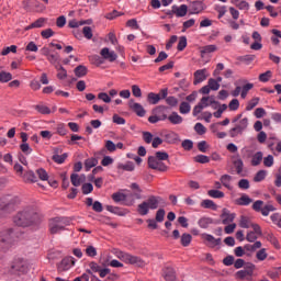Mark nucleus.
Here are the masks:
<instances>
[{"label": "nucleus", "mask_w": 281, "mask_h": 281, "mask_svg": "<svg viewBox=\"0 0 281 281\" xmlns=\"http://www.w3.org/2000/svg\"><path fill=\"white\" fill-rule=\"evenodd\" d=\"M256 266L254 263H250L247 269L237 271L236 276L239 278V280H244V278H251L254 276V269Z\"/></svg>", "instance_id": "20"}, {"label": "nucleus", "mask_w": 281, "mask_h": 281, "mask_svg": "<svg viewBox=\"0 0 281 281\" xmlns=\"http://www.w3.org/2000/svg\"><path fill=\"white\" fill-rule=\"evenodd\" d=\"M117 170H124L125 172H133L135 170V164L133 161H127L125 164H119Z\"/></svg>", "instance_id": "30"}, {"label": "nucleus", "mask_w": 281, "mask_h": 281, "mask_svg": "<svg viewBox=\"0 0 281 281\" xmlns=\"http://www.w3.org/2000/svg\"><path fill=\"white\" fill-rule=\"evenodd\" d=\"M167 120L173 125L183 124V116L179 115L177 112H171V114L167 116Z\"/></svg>", "instance_id": "22"}, {"label": "nucleus", "mask_w": 281, "mask_h": 281, "mask_svg": "<svg viewBox=\"0 0 281 281\" xmlns=\"http://www.w3.org/2000/svg\"><path fill=\"white\" fill-rule=\"evenodd\" d=\"M207 8L203 1H193L189 5L190 14H201Z\"/></svg>", "instance_id": "12"}, {"label": "nucleus", "mask_w": 281, "mask_h": 281, "mask_svg": "<svg viewBox=\"0 0 281 281\" xmlns=\"http://www.w3.org/2000/svg\"><path fill=\"white\" fill-rule=\"evenodd\" d=\"M233 166L235 167L236 172L237 175H239V177H245V173H243L245 162H243V158H240L239 155L233 156Z\"/></svg>", "instance_id": "17"}, {"label": "nucleus", "mask_w": 281, "mask_h": 281, "mask_svg": "<svg viewBox=\"0 0 281 281\" xmlns=\"http://www.w3.org/2000/svg\"><path fill=\"white\" fill-rule=\"evenodd\" d=\"M162 137L166 144H179V142H181V138L179 137V135L172 131L166 132L165 134H162Z\"/></svg>", "instance_id": "18"}, {"label": "nucleus", "mask_w": 281, "mask_h": 281, "mask_svg": "<svg viewBox=\"0 0 281 281\" xmlns=\"http://www.w3.org/2000/svg\"><path fill=\"white\" fill-rule=\"evenodd\" d=\"M190 243H192V235L188 233H183L181 235V245L182 247H190Z\"/></svg>", "instance_id": "43"}, {"label": "nucleus", "mask_w": 281, "mask_h": 281, "mask_svg": "<svg viewBox=\"0 0 281 281\" xmlns=\"http://www.w3.org/2000/svg\"><path fill=\"white\" fill-rule=\"evenodd\" d=\"M131 190L134 191V194L133 196L137 200L142 199V188L139 187V184L137 182H133L131 186H130Z\"/></svg>", "instance_id": "34"}, {"label": "nucleus", "mask_w": 281, "mask_h": 281, "mask_svg": "<svg viewBox=\"0 0 281 281\" xmlns=\"http://www.w3.org/2000/svg\"><path fill=\"white\" fill-rule=\"evenodd\" d=\"M70 181L75 188H80L82 186V182L85 181V176H79L78 173H71Z\"/></svg>", "instance_id": "27"}, {"label": "nucleus", "mask_w": 281, "mask_h": 281, "mask_svg": "<svg viewBox=\"0 0 281 281\" xmlns=\"http://www.w3.org/2000/svg\"><path fill=\"white\" fill-rule=\"evenodd\" d=\"M86 255L89 258H95L98 256V249L94 246H88L86 247Z\"/></svg>", "instance_id": "56"}, {"label": "nucleus", "mask_w": 281, "mask_h": 281, "mask_svg": "<svg viewBox=\"0 0 281 281\" xmlns=\"http://www.w3.org/2000/svg\"><path fill=\"white\" fill-rule=\"evenodd\" d=\"M235 125H237V127H239L241 131H247V126H249V119L244 117L241 120H239L238 122L235 123Z\"/></svg>", "instance_id": "53"}, {"label": "nucleus", "mask_w": 281, "mask_h": 281, "mask_svg": "<svg viewBox=\"0 0 281 281\" xmlns=\"http://www.w3.org/2000/svg\"><path fill=\"white\" fill-rule=\"evenodd\" d=\"M58 80H65L67 78V69L63 66H56Z\"/></svg>", "instance_id": "51"}, {"label": "nucleus", "mask_w": 281, "mask_h": 281, "mask_svg": "<svg viewBox=\"0 0 281 281\" xmlns=\"http://www.w3.org/2000/svg\"><path fill=\"white\" fill-rule=\"evenodd\" d=\"M254 223H251V220L245 215L240 216L239 220V227H241L243 229H249V227H251Z\"/></svg>", "instance_id": "35"}, {"label": "nucleus", "mask_w": 281, "mask_h": 281, "mask_svg": "<svg viewBox=\"0 0 281 281\" xmlns=\"http://www.w3.org/2000/svg\"><path fill=\"white\" fill-rule=\"evenodd\" d=\"M202 240H205L207 247H211L214 249V247H218L221 245V238H215L213 235H210L207 233H203L201 235Z\"/></svg>", "instance_id": "10"}, {"label": "nucleus", "mask_w": 281, "mask_h": 281, "mask_svg": "<svg viewBox=\"0 0 281 281\" xmlns=\"http://www.w3.org/2000/svg\"><path fill=\"white\" fill-rule=\"evenodd\" d=\"M74 265H76V262L74 261V257H66L60 262V267L64 269V271L71 269Z\"/></svg>", "instance_id": "26"}, {"label": "nucleus", "mask_w": 281, "mask_h": 281, "mask_svg": "<svg viewBox=\"0 0 281 281\" xmlns=\"http://www.w3.org/2000/svg\"><path fill=\"white\" fill-rule=\"evenodd\" d=\"M245 133L241 128L238 127V125H235L228 131L229 137H238L239 135H243Z\"/></svg>", "instance_id": "47"}, {"label": "nucleus", "mask_w": 281, "mask_h": 281, "mask_svg": "<svg viewBox=\"0 0 281 281\" xmlns=\"http://www.w3.org/2000/svg\"><path fill=\"white\" fill-rule=\"evenodd\" d=\"M232 179H233L232 176L225 173L221 176L220 181L222 186L226 188V190H233L234 187H232Z\"/></svg>", "instance_id": "23"}, {"label": "nucleus", "mask_w": 281, "mask_h": 281, "mask_svg": "<svg viewBox=\"0 0 281 281\" xmlns=\"http://www.w3.org/2000/svg\"><path fill=\"white\" fill-rule=\"evenodd\" d=\"M21 203V200L18 196L12 198L8 203L1 205L0 214H5V212H14Z\"/></svg>", "instance_id": "9"}, {"label": "nucleus", "mask_w": 281, "mask_h": 281, "mask_svg": "<svg viewBox=\"0 0 281 281\" xmlns=\"http://www.w3.org/2000/svg\"><path fill=\"white\" fill-rule=\"evenodd\" d=\"M128 106L138 117H144L146 115V110L140 103L135 102V100H130Z\"/></svg>", "instance_id": "14"}, {"label": "nucleus", "mask_w": 281, "mask_h": 281, "mask_svg": "<svg viewBox=\"0 0 281 281\" xmlns=\"http://www.w3.org/2000/svg\"><path fill=\"white\" fill-rule=\"evenodd\" d=\"M262 151H257L254 154L250 161L251 166H260V164H262Z\"/></svg>", "instance_id": "37"}, {"label": "nucleus", "mask_w": 281, "mask_h": 281, "mask_svg": "<svg viewBox=\"0 0 281 281\" xmlns=\"http://www.w3.org/2000/svg\"><path fill=\"white\" fill-rule=\"evenodd\" d=\"M251 89H254V83H246L241 87V93H240L241 100H245V98H247V93H249Z\"/></svg>", "instance_id": "44"}, {"label": "nucleus", "mask_w": 281, "mask_h": 281, "mask_svg": "<svg viewBox=\"0 0 281 281\" xmlns=\"http://www.w3.org/2000/svg\"><path fill=\"white\" fill-rule=\"evenodd\" d=\"M165 100H166V104H168V106H171V109H175V106L179 104V99L172 95L167 97Z\"/></svg>", "instance_id": "55"}, {"label": "nucleus", "mask_w": 281, "mask_h": 281, "mask_svg": "<svg viewBox=\"0 0 281 281\" xmlns=\"http://www.w3.org/2000/svg\"><path fill=\"white\" fill-rule=\"evenodd\" d=\"M89 268L90 269L87 270V273L89 276H93V273H99L100 269H102V267H100L99 263L95 262V261H90L89 262Z\"/></svg>", "instance_id": "36"}, {"label": "nucleus", "mask_w": 281, "mask_h": 281, "mask_svg": "<svg viewBox=\"0 0 281 281\" xmlns=\"http://www.w3.org/2000/svg\"><path fill=\"white\" fill-rule=\"evenodd\" d=\"M207 195L211 196V199H224L225 193L223 191L212 189L207 191Z\"/></svg>", "instance_id": "38"}, {"label": "nucleus", "mask_w": 281, "mask_h": 281, "mask_svg": "<svg viewBox=\"0 0 281 281\" xmlns=\"http://www.w3.org/2000/svg\"><path fill=\"white\" fill-rule=\"evenodd\" d=\"M160 101H161V94H158L155 92H149L147 94L148 104H159Z\"/></svg>", "instance_id": "29"}, {"label": "nucleus", "mask_w": 281, "mask_h": 281, "mask_svg": "<svg viewBox=\"0 0 281 281\" xmlns=\"http://www.w3.org/2000/svg\"><path fill=\"white\" fill-rule=\"evenodd\" d=\"M212 223H214V220L212 217H201L198 221V225L199 227H201V229H207V227H210V225H212Z\"/></svg>", "instance_id": "25"}, {"label": "nucleus", "mask_w": 281, "mask_h": 281, "mask_svg": "<svg viewBox=\"0 0 281 281\" xmlns=\"http://www.w3.org/2000/svg\"><path fill=\"white\" fill-rule=\"evenodd\" d=\"M22 177L27 183H36L37 181L36 173L32 170L26 171Z\"/></svg>", "instance_id": "31"}, {"label": "nucleus", "mask_w": 281, "mask_h": 281, "mask_svg": "<svg viewBox=\"0 0 281 281\" xmlns=\"http://www.w3.org/2000/svg\"><path fill=\"white\" fill-rule=\"evenodd\" d=\"M172 14H176L178 19H181L188 14V7L186 4H181L178 7L177 4L171 7Z\"/></svg>", "instance_id": "19"}, {"label": "nucleus", "mask_w": 281, "mask_h": 281, "mask_svg": "<svg viewBox=\"0 0 281 281\" xmlns=\"http://www.w3.org/2000/svg\"><path fill=\"white\" fill-rule=\"evenodd\" d=\"M162 278L166 281H177V271L172 266H166L162 269Z\"/></svg>", "instance_id": "11"}, {"label": "nucleus", "mask_w": 281, "mask_h": 281, "mask_svg": "<svg viewBox=\"0 0 281 281\" xmlns=\"http://www.w3.org/2000/svg\"><path fill=\"white\" fill-rule=\"evenodd\" d=\"M186 47H188V37L181 36L179 38L177 49H178V52H183V49H186Z\"/></svg>", "instance_id": "52"}, {"label": "nucleus", "mask_w": 281, "mask_h": 281, "mask_svg": "<svg viewBox=\"0 0 281 281\" xmlns=\"http://www.w3.org/2000/svg\"><path fill=\"white\" fill-rule=\"evenodd\" d=\"M260 247H262V243L261 241H255L254 244L245 245L244 249H246V251H256L257 249H260Z\"/></svg>", "instance_id": "45"}, {"label": "nucleus", "mask_w": 281, "mask_h": 281, "mask_svg": "<svg viewBox=\"0 0 281 281\" xmlns=\"http://www.w3.org/2000/svg\"><path fill=\"white\" fill-rule=\"evenodd\" d=\"M12 246V231L0 232V249H8Z\"/></svg>", "instance_id": "8"}, {"label": "nucleus", "mask_w": 281, "mask_h": 281, "mask_svg": "<svg viewBox=\"0 0 281 281\" xmlns=\"http://www.w3.org/2000/svg\"><path fill=\"white\" fill-rule=\"evenodd\" d=\"M259 102H260V98H252L250 101H248L246 105V111H254V109L258 106Z\"/></svg>", "instance_id": "50"}, {"label": "nucleus", "mask_w": 281, "mask_h": 281, "mask_svg": "<svg viewBox=\"0 0 281 281\" xmlns=\"http://www.w3.org/2000/svg\"><path fill=\"white\" fill-rule=\"evenodd\" d=\"M201 207H203L204 210H213V212H216V210H218V205L210 199L203 200L201 202Z\"/></svg>", "instance_id": "24"}, {"label": "nucleus", "mask_w": 281, "mask_h": 281, "mask_svg": "<svg viewBox=\"0 0 281 281\" xmlns=\"http://www.w3.org/2000/svg\"><path fill=\"white\" fill-rule=\"evenodd\" d=\"M12 74L8 71H0V82H10Z\"/></svg>", "instance_id": "59"}, {"label": "nucleus", "mask_w": 281, "mask_h": 281, "mask_svg": "<svg viewBox=\"0 0 281 281\" xmlns=\"http://www.w3.org/2000/svg\"><path fill=\"white\" fill-rule=\"evenodd\" d=\"M273 164H274L273 155H268L267 157L263 158V166L266 168L273 167Z\"/></svg>", "instance_id": "60"}, {"label": "nucleus", "mask_w": 281, "mask_h": 281, "mask_svg": "<svg viewBox=\"0 0 281 281\" xmlns=\"http://www.w3.org/2000/svg\"><path fill=\"white\" fill-rule=\"evenodd\" d=\"M274 186L276 188H281V166L279 167L278 172L276 173Z\"/></svg>", "instance_id": "64"}, {"label": "nucleus", "mask_w": 281, "mask_h": 281, "mask_svg": "<svg viewBox=\"0 0 281 281\" xmlns=\"http://www.w3.org/2000/svg\"><path fill=\"white\" fill-rule=\"evenodd\" d=\"M67 157H69V155L67 153H64L63 155H58V154H54L52 159L53 161H55V164H65V161L67 160Z\"/></svg>", "instance_id": "39"}, {"label": "nucleus", "mask_w": 281, "mask_h": 281, "mask_svg": "<svg viewBox=\"0 0 281 281\" xmlns=\"http://www.w3.org/2000/svg\"><path fill=\"white\" fill-rule=\"evenodd\" d=\"M179 111H180L181 115H188V113H190V111H192V106L190 105V103L183 101L180 103Z\"/></svg>", "instance_id": "42"}, {"label": "nucleus", "mask_w": 281, "mask_h": 281, "mask_svg": "<svg viewBox=\"0 0 281 281\" xmlns=\"http://www.w3.org/2000/svg\"><path fill=\"white\" fill-rule=\"evenodd\" d=\"M98 166V160L94 157L88 158L85 160V170L89 172L91 168H95Z\"/></svg>", "instance_id": "32"}, {"label": "nucleus", "mask_w": 281, "mask_h": 281, "mask_svg": "<svg viewBox=\"0 0 281 281\" xmlns=\"http://www.w3.org/2000/svg\"><path fill=\"white\" fill-rule=\"evenodd\" d=\"M74 71L77 78H85V76H87V74L89 72V69L85 65H79L75 68Z\"/></svg>", "instance_id": "28"}, {"label": "nucleus", "mask_w": 281, "mask_h": 281, "mask_svg": "<svg viewBox=\"0 0 281 281\" xmlns=\"http://www.w3.org/2000/svg\"><path fill=\"white\" fill-rule=\"evenodd\" d=\"M207 69H199L193 74L194 80L193 85H201V82H205L207 80Z\"/></svg>", "instance_id": "16"}, {"label": "nucleus", "mask_w": 281, "mask_h": 281, "mask_svg": "<svg viewBox=\"0 0 281 281\" xmlns=\"http://www.w3.org/2000/svg\"><path fill=\"white\" fill-rule=\"evenodd\" d=\"M35 110L37 112H40L42 115H49V113H52V110L47 105H44V104L35 105Z\"/></svg>", "instance_id": "49"}, {"label": "nucleus", "mask_w": 281, "mask_h": 281, "mask_svg": "<svg viewBox=\"0 0 281 281\" xmlns=\"http://www.w3.org/2000/svg\"><path fill=\"white\" fill-rule=\"evenodd\" d=\"M100 55L103 60H109V63H115V60H117V54H115L114 50L109 49V47L102 48Z\"/></svg>", "instance_id": "13"}, {"label": "nucleus", "mask_w": 281, "mask_h": 281, "mask_svg": "<svg viewBox=\"0 0 281 281\" xmlns=\"http://www.w3.org/2000/svg\"><path fill=\"white\" fill-rule=\"evenodd\" d=\"M168 106L166 105H158L156 109L153 110L155 115L148 117L149 124H157V122H166L168 120V114L164 113Z\"/></svg>", "instance_id": "5"}, {"label": "nucleus", "mask_w": 281, "mask_h": 281, "mask_svg": "<svg viewBox=\"0 0 281 281\" xmlns=\"http://www.w3.org/2000/svg\"><path fill=\"white\" fill-rule=\"evenodd\" d=\"M235 218H236V213H232L227 209L222 210L221 220L223 225H229L234 223Z\"/></svg>", "instance_id": "15"}, {"label": "nucleus", "mask_w": 281, "mask_h": 281, "mask_svg": "<svg viewBox=\"0 0 281 281\" xmlns=\"http://www.w3.org/2000/svg\"><path fill=\"white\" fill-rule=\"evenodd\" d=\"M217 49H218V47L216 45L211 44V45H206V46L202 47L200 50V54L203 58V56L205 54H214V52H216Z\"/></svg>", "instance_id": "33"}, {"label": "nucleus", "mask_w": 281, "mask_h": 281, "mask_svg": "<svg viewBox=\"0 0 281 281\" xmlns=\"http://www.w3.org/2000/svg\"><path fill=\"white\" fill-rule=\"evenodd\" d=\"M271 76H273V72H271V70L262 72L259 75V81L260 82H269V80H271Z\"/></svg>", "instance_id": "54"}, {"label": "nucleus", "mask_w": 281, "mask_h": 281, "mask_svg": "<svg viewBox=\"0 0 281 281\" xmlns=\"http://www.w3.org/2000/svg\"><path fill=\"white\" fill-rule=\"evenodd\" d=\"M211 100H213L212 95L211 97H203L198 104L200 106H202V109H207V106H210Z\"/></svg>", "instance_id": "61"}, {"label": "nucleus", "mask_w": 281, "mask_h": 281, "mask_svg": "<svg viewBox=\"0 0 281 281\" xmlns=\"http://www.w3.org/2000/svg\"><path fill=\"white\" fill-rule=\"evenodd\" d=\"M112 199L115 203H120L126 199V194L116 192L112 194Z\"/></svg>", "instance_id": "62"}, {"label": "nucleus", "mask_w": 281, "mask_h": 281, "mask_svg": "<svg viewBox=\"0 0 281 281\" xmlns=\"http://www.w3.org/2000/svg\"><path fill=\"white\" fill-rule=\"evenodd\" d=\"M148 166L151 170H159V172H166L168 170V166L156 156L148 157Z\"/></svg>", "instance_id": "7"}, {"label": "nucleus", "mask_w": 281, "mask_h": 281, "mask_svg": "<svg viewBox=\"0 0 281 281\" xmlns=\"http://www.w3.org/2000/svg\"><path fill=\"white\" fill-rule=\"evenodd\" d=\"M38 215L32 209H24L13 217V223L18 227H30V225L36 223Z\"/></svg>", "instance_id": "1"}, {"label": "nucleus", "mask_w": 281, "mask_h": 281, "mask_svg": "<svg viewBox=\"0 0 281 281\" xmlns=\"http://www.w3.org/2000/svg\"><path fill=\"white\" fill-rule=\"evenodd\" d=\"M245 133L241 128L238 127V125H235L228 131L229 137H238L239 135H243Z\"/></svg>", "instance_id": "46"}, {"label": "nucleus", "mask_w": 281, "mask_h": 281, "mask_svg": "<svg viewBox=\"0 0 281 281\" xmlns=\"http://www.w3.org/2000/svg\"><path fill=\"white\" fill-rule=\"evenodd\" d=\"M162 201L161 196L150 195L147 201L142 202L137 206V212L140 216H146L150 210H157L159 203Z\"/></svg>", "instance_id": "2"}, {"label": "nucleus", "mask_w": 281, "mask_h": 281, "mask_svg": "<svg viewBox=\"0 0 281 281\" xmlns=\"http://www.w3.org/2000/svg\"><path fill=\"white\" fill-rule=\"evenodd\" d=\"M116 258H119V260H122V262H125V265H134L135 267L146 266V262H144V260L140 257L131 255L125 251H119L116 254Z\"/></svg>", "instance_id": "4"}, {"label": "nucleus", "mask_w": 281, "mask_h": 281, "mask_svg": "<svg viewBox=\"0 0 281 281\" xmlns=\"http://www.w3.org/2000/svg\"><path fill=\"white\" fill-rule=\"evenodd\" d=\"M271 212H276V206H273L272 204H266L265 206H262V209L260 211L262 216H269V214H271Z\"/></svg>", "instance_id": "48"}, {"label": "nucleus", "mask_w": 281, "mask_h": 281, "mask_svg": "<svg viewBox=\"0 0 281 281\" xmlns=\"http://www.w3.org/2000/svg\"><path fill=\"white\" fill-rule=\"evenodd\" d=\"M195 23H196V20H194V19H189V20L184 21L182 24V32L190 30V27H194Z\"/></svg>", "instance_id": "58"}, {"label": "nucleus", "mask_w": 281, "mask_h": 281, "mask_svg": "<svg viewBox=\"0 0 281 281\" xmlns=\"http://www.w3.org/2000/svg\"><path fill=\"white\" fill-rule=\"evenodd\" d=\"M235 203H236V205L247 206V205H251V203H254V199H251L246 193H243L240 198L235 200Z\"/></svg>", "instance_id": "21"}, {"label": "nucleus", "mask_w": 281, "mask_h": 281, "mask_svg": "<svg viewBox=\"0 0 281 281\" xmlns=\"http://www.w3.org/2000/svg\"><path fill=\"white\" fill-rule=\"evenodd\" d=\"M71 225V220L69 217H55L49 222V232L50 234H60L65 232L66 227Z\"/></svg>", "instance_id": "3"}, {"label": "nucleus", "mask_w": 281, "mask_h": 281, "mask_svg": "<svg viewBox=\"0 0 281 281\" xmlns=\"http://www.w3.org/2000/svg\"><path fill=\"white\" fill-rule=\"evenodd\" d=\"M207 86L211 88V91H218L221 89V83L216 79H209Z\"/></svg>", "instance_id": "57"}, {"label": "nucleus", "mask_w": 281, "mask_h": 281, "mask_svg": "<svg viewBox=\"0 0 281 281\" xmlns=\"http://www.w3.org/2000/svg\"><path fill=\"white\" fill-rule=\"evenodd\" d=\"M272 223L281 228V215L280 213H274L270 216Z\"/></svg>", "instance_id": "63"}, {"label": "nucleus", "mask_w": 281, "mask_h": 281, "mask_svg": "<svg viewBox=\"0 0 281 281\" xmlns=\"http://www.w3.org/2000/svg\"><path fill=\"white\" fill-rule=\"evenodd\" d=\"M266 179H267V170L265 169L259 170L254 177L255 183H260V181H265Z\"/></svg>", "instance_id": "40"}, {"label": "nucleus", "mask_w": 281, "mask_h": 281, "mask_svg": "<svg viewBox=\"0 0 281 281\" xmlns=\"http://www.w3.org/2000/svg\"><path fill=\"white\" fill-rule=\"evenodd\" d=\"M30 271V266L27 261L23 259H15L11 266V272L15 273L16 276H23Z\"/></svg>", "instance_id": "6"}, {"label": "nucleus", "mask_w": 281, "mask_h": 281, "mask_svg": "<svg viewBox=\"0 0 281 281\" xmlns=\"http://www.w3.org/2000/svg\"><path fill=\"white\" fill-rule=\"evenodd\" d=\"M91 65H95V67H100V65H104V59L100 57V55H92L89 57Z\"/></svg>", "instance_id": "41"}]
</instances>
